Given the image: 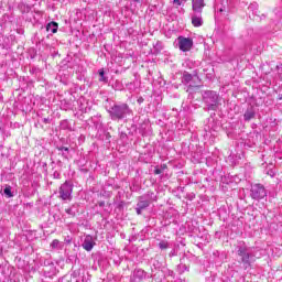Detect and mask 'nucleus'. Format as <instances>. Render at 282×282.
Here are the masks:
<instances>
[{
  "label": "nucleus",
  "mask_w": 282,
  "mask_h": 282,
  "mask_svg": "<svg viewBox=\"0 0 282 282\" xmlns=\"http://www.w3.org/2000/svg\"><path fill=\"white\" fill-rule=\"evenodd\" d=\"M108 113L111 120L120 121L124 120L128 116H131L133 110H131L128 104L118 102L109 108Z\"/></svg>",
  "instance_id": "obj_1"
},
{
  "label": "nucleus",
  "mask_w": 282,
  "mask_h": 282,
  "mask_svg": "<svg viewBox=\"0 0 282 282\" xmlns=\"http://www.w3.org/2000/svg\"><path fill=\"white\" fill-rule=\"evenodd\" d=\"M73 279H76V282H88L89 273L85 271L84 268L76 269L72 274Z\"/></svg>",
  "instance_id": "obj_9"
},
{
  "label": "nucleus",
  "mask_w": 282,
  "mask_h": 282,
  "mask_svg": "<svg viewBox=\"0 0 282 282\" xmlns=\"http://www.w3.org/2000/svg\"><path fill=\"white\" fill-rule=\"evenodd\" d=\"M254 116H257V112H254V109L249 108L246 110L243 118L247 122H250V120H252V118H254Z\"/></svg>",
  "instance_id": "obj_15"
},
{
  "label": "nucleus",
  "mask_w": 282,
  "mask_h": 282,
  "mask_svg": "<svg viewBox=\"0 0 282 282\" xmlns=\"http://www.w3.org/2000/svg\"><path fill=\"white\" fill-rule=\"evenodd\" d=\"M147 129H149V120H144L143 123H141L140 126V131H142V133H144Z\"/></svg>",
  "instance_id": "obj_27"
},
{
  "label": "nucleus",
  "mask_w": 282,
  "mask_h": 282,
  "mask_svg": "<svg viewBox=\"0 0 282 282\" xmlns=\"http://www.w3.org/2000/svg\"><path fill=\"white\" fill-rule=\"evenodd\" d=\"M203 102L206 105L207 111H217L219 109V102L221 98L215 90H206L203 93Z\"/></svg>",
  "instance_id": "obj_2"
},
{
  "label": "nucleus",
  "mask_w": 282,
  "mask_h": 282,
  "mask_svg": "<svg viewBox=\"0 0 282 282\" xmlns=\"http://www.w3.org/2000/svg\"><path fill=\"white\" fill-rule=\"evenodd\" d=\"M204 6H206L204 3V0H193L192 1L193 12L202 13V11L204 10Z\"/></svg>",
  "instance_id": "obj_13"
},
{
  "label": "nucleus",
  "mask_w": 282,
  "mask_h": 282,
  "mask_svg": "<svg viewBox=\"0 0 282 282\" xmlns=\"http://www.w3.org/2000/svg\"><path fill=\"white\" fill-rule=\"evenodd\" d=\"M174 3H175L176 6H182V0H174Z\"/></svg>",
  "instance_id": "obj_30"
},
{
  "label": "nucleus",
  "mask_w": 282,
  "mask_h": 282,
  "mask_svg": "<svg viewBox=\"0 0 282 282\" xmlns=\"http://www.w3.org/2000/svg\"><path fill=\"white\" fill-rule=\"evenodd\" d=\"M59 199L63 202H72V193H74V183L72 181H66L59 186L58 189Z\"/></svg>",
  "instance_id": "obj_4"
},
{
  "label": "nucleus",
  "mask_w": 282,
  "mask_h": 282,
  "mask_svg": "<svg viewBox=\"0 0 282 282\" xmlns=\"http://www.w3.org/2000/svg\"><path fill=\"white\" fill-rule=\"evenodd\" d=\"M150 275L149 273H147V271L142 270V269H134L132 274L130 275V281L131 282H142V281H147V279H149Z\"/></svg>",
  "instance_id": "obj_8"
},
{
  "label": "nucleus",
  "mask_w": 282,
  "mask_h": 282,
  "mask_svg": "<svg viewBox=\"0 0 282 282\" xmlns=\"http://www.w3.org/2000/svg\"><path fill=\"white\" fill-rule=\"evenodd\" d=\"M177 43L181 52H191V50H193V39L191 37L178 36Z\"/></svg>",
  "instance_id": "obj_7"
},
{
  "label": "nucleus",
  "mask_w": 282,
  "mask_h": 282,
  "mask_svg": "<svg viewBox=\"0 0 282 282\" xmlns=\"http://www.w3.org/2000/svg\"><path fill=\"white\" fill-rule=\"evenodd\" d=\"M57 151H61L63 158H65L67 160V158L69 155V148H67V147H57Z\"/></svg>",
  "instance_id": "obj_23"
},
{
  "label": "nucleus",
  "mask_w": 282,
  "mask_h": 282,
  "mask_svg": "<svg viewBox=\"0 0 282 282\" xmlns=\"http://www.w3.org/2000/svg\"><path fill=\"white\" fill-rule=\"evenodd\" d=\"M100 83H107L108 78L105 76V69H99Z\"/></svg>",
  "instance_id": "obj_26"
},
{
  "label": "nucleus",
  "mask_w": 282,
  "mask_h": 282,
  "mask_svg": "<svg viewBox=\"0 0 282 282\" xmlns=\"http://www.w3.org/2000/svg\"><path fill=\"white\" fill-rule=\"evenodd\" d=\"M65 241H66L67 243H72V238H69V236H67V237L65 238Z\"/></svg>",
  "instance_id": "obj_31"
},
{
  "label": "nucleus",
  "mask_w": 282,
  "mask_h": 282,
  "mask_svg": "<svg viewBox=\"0 0 282 282\" xmlns=\"http://www.w3.org/2000/svg\"><path fill=\"white\" fill-rule=\"evenodd\" d=\"M268 195L265 187L262 184H254L251 186V197L252 199H263Z\"/></svg>",
  "instance_id": "obj_6"
},
{
  "label": "nucleus",
  "mask_w": 282,
  "mask_h": 282,
  "mask_svg": "<svg viewBox=\"0 0 282 282\" xmlns=\"http://www.w3.org/2000/svg\"><path fill=\"white\" fill-rule=\"evenodd\" d=\"M134 3H142V0H133Z\"/></svg>",
  "instance_id": "obj_34"
},
{
  "label": "nucleus",
  "mask_w": 282,
  "mask_h": 282,
  "mask_svg": "<svg viewBox=\"0 0 282 282\" xmlns=\"http://www.w3.org/2000/svg\"><path fill=\"white\" fill-rule=\"evenodd\" d=\"M42 122H44V124H50V118H43Z\"/></svg>",
  "instance_id": "obj_29"
},
{
  "label": "nucleus",
  "mask_w": 282,
  "mask_h": 282,
  "mask_svg": "<svg viewBox=\"0 0 282 282\" xmlns=\"http://www.w3.org/2000/svg\"><path fill=\"white\" fill-rule=\"evenodd\" d=\"M51 248H52V250H63L64 243L61 242L58 239H54L51 242Z\"/></svg>",
  "instance_id": "obj_17"
},
{
  "label": "nucleus",
  "mask_w": 282,
  "mask_h": 282,
  "mask_svg": "<svg viewBox=\"0 0 282 282\" xmlns=\"http://www.w3.org/2000/svg\"><path fill=\"white\" fill-rule=\"evenodd\" d=\"M144 101V99H142V98H139L138 99V102L140 104V102H143Z\"/></svg>",
  "instance_id": "obj_35"
},
{
  "label": "nucleus",
  "mask_w": 282,
  "mask_h": 282,
  "mask_svg": "<svg viewBox=\"0 0 282 282\" xmlns=\"http://www.w3.org/2000/svg\"><path fill=\"white\" fill-rule=\"evenodd\" d=\"M98 204H99L100 208H104V206H105V200H101V202H99Z\"/></svg>",
  "instance_id": "obj_32"
},
{
  "label": "nucleus",
  "mask_w": 282,
  "mask_h": 282,
  "mask_svg": "<svg viewBox=\"0 0 282 282\" xmlns=\"http://www.w3.org/2000/svg\"><path fill=\"white\" fill-rule=\"evenodd\" d=\"M94 246H96V242L94 241V237H91V235H87L84 238L82 248H84V250H86L87 252H91V250H94Z\"/></svg>",
  "instance_id": "obj_11"
},
{
  "label": "nucleus",
  "mask_w": 282,
  "mask_h": 282,
  "mask_svg": "<svg viewBox=\"0 0 282 282\" xmlns=\"http://www.w3.org/2000/svg\"><path fill=\"white\" fill-rule=\"evenodd\" d=\"M153 54H160V52H162L164 50V44H162V42L158 41L154 45H153Z\"/></svg>",
  "instance_id": "obj_19"
},
{
  "label": "nucleus",
  "mask_w": 282,
  "mask_h": 282,
  "mask_svg": "<svg viewBox=\"0 0 282 282\" xmlns=\"http://www.w3.org/2000/svg\"><path fill=\"white\" fill-rule=\"evenodd\" d=\"M153 202H158V196L153 192H148L138 197V204L135 207L137 215H142V210H147Z\"/></svg>",
  "instance_id": "obj_3"
},
{
  "label": "nucleus",
  "mask_w": 282,
  "mask_h": 282,
  "mask_svg": "<svg viewBox=\"0 0 282 282\" xmlns=\"http://www.w3.org/2000/svg\"><path fill=\"white\" fill-rule=\"evenodd\" d=\"M53 177H54V180H61V173L58 171H55L53 173Z\"/></svg>",
  "instance_id": "obj_28"
},
{
  "label": "nucleus",
  "mask_w": 282,
  "mask_h": 282,
  "mask_svg": "<svg viewBox=\"0 0 282 282\" xmlns=\"http://www.w3.org/2000/svg\"><path fill=\"white\" fill-rule=\"evenodd\" d=\"M165 169H169V167L166 166V164L156 165V166L154 167V175H162V173H164V170H165Z\"/></svg>",
  "instance_id": "obj_20"
},
{
  "label": "nucleus",
  "mask_w": 282,
  "mask_h": 282,
  "mask_svg": "<svg viewBox=\"0 0 282 282\" xmlns=\"http://www.w3.org/2000/svg\"><path fill=\"white\" fill-rule=\"evenodd\" d=\"M120 138H127V133H124V132H121V135H120Z\"/></svg>",
  "instance_id": "obj_33"
},
{
  "label": "nucleus",
  "mask_w": 282,
  "mask_h": 282,
  "mask_svg": "<svg viewBox=\"0 0 282 282\" xmlns=\"http://www.w3.org/2000/svg\"><path fill=\"white\" fill-rule=\"evenodd\" d=\"M3 195L8 198L14 197V194L12 193V186L6 185L3 189Z\"/></svg>",
  "instance_id": "obj_22"
},
{
  "label": "nucleus",
  "mask_w": 282,
  "mask_h": 282,
  "mask_svg": "<svg viewBox=\"0 0 282 282\" xmlns=\"http://www.w3.org/2000/svg\"><path fill=\"white\" fill-rule=\"evenodd\" d=\"M184 261H186V259H182L181 263L176 267V271L178 272V274H182L183 272H188L189 267L184 263Z\"/></svg>",
  "instance_id": "obj_14"
},
{
  "label": "nucleus",
  "mask_w": 282,
  "mask_h": 282,
  "mask_svg": "<svg viewBox=\"0 0 282 282\" xmlns=\"http://www.w3.org/2000/svg\"><path fill=\"white\" fill-rule=\"evenodd\" d=\"M46 32H51V34H56V32H58V23L50 22L46 25Z\"/></svg>",
  "instance_id": "obj_16"
},
{
  "label": "nucleus",
  "mask_w": 282,
  "mask_h": 282,
  "mask_svg": "<svg viewBox=\"0 0 282 282\" xmlns=\"http://www.w3.org/2000/svg\"><path fill=\"white\" fill-rule=\"evenodd\" d=\"M192 25L194 28H202L204 25V19L202 18V13L194 12L191 14Z\"/></svg>",
  "instance_id": "obj_12"
},
{
  "label": "nucleus",
  "mask_w": 282,
  "mask_h": 282,
  "mask_svg": "<svg viewBox=\"0 0 282 282\" xmlns=\"http://www.w3.org/2000/svg\"><path fill=\"white\" fill-rule=\"evenodd\" d=\"M160 250H167V248H171V243L166 240H162L159 242Z\"/></svg>",
  "instance_id": "obj_25"
},
{
  "label": "nucleus",
  "mask_w": 282,
  "mask_h": 282,
  "mask_svg": "<svg viewBox=\"0 0 282 282\" xmlns=\"http://www.w3.org/2000/svg\"><path fill=\"white\" fill-rule=\"evenodd\" d=\"M195 80H199V77L193 76L186 72L183 74L182 83L184 85H188V87H197V84H195Z\"/></svg>",
  "instance_id": "obj_10"
},
{
  "label": "nucleus",
  "mask_w": 282,
  "mask_h": 282,
  "mask_svg": "<svg viewBox=\"0 0 282 282\" xmlns=\"http://www.w3.org/2000/svg\"><path fill=\"white\" fill-rule=\"evenodd\" d=\"M102 282H120V276H118L113 273H108L106 279H104Z\"/></svg>",
  "instance_id": "obj_18"
},
{
  "label": "nucleus",
  "mask_w": 282,
  "mask_h": 282,
  "mask_svg": "<svg viewBox=\"0 0 282 282\" xmlns=\"http://www.w3.org/2000/svg\"><path fill=\"white\" fill-rule=\"evenodd\" d=\"M237 252H238V257H240V262L243 263L245 270H247V268H250L253 259V256L250 252V249H248V247L246 246H239Z\"/></svg>",
  "instance_id": "obj_5"
},
{
  "label": "nucleus",
  "mask_w": 282,
  "mask_h": 282,
  "mask_svg": "<svg viewBox=\"0 0 282 282\" xmlns=\"http://www.w3.org/2000/svg\"><path fill=\"white\" fill-rule=\"evenodd\" d=\"M256 17H259V4L257 2H252L248 8Z\"/></svg>",
  "instance_id": "obj_21"
},
{
  "label": "nucleus",
  "mask_w": 282,
  "mask_h": 282,
  "mask_svg": "<svg viewBox=\"0 0 282 282\" xmlns=\"http://www.w3.org/2000/svg\"><path fill=\"white\" fill-rule=\"evenodd\" d=\"M76 205H72L70 207L65 209V213L70 217H76Z\"/></svg>",
  "instance_id": "obj_24"
}]
</instances>
